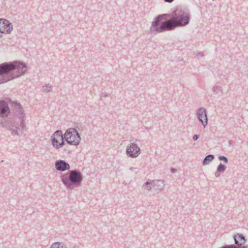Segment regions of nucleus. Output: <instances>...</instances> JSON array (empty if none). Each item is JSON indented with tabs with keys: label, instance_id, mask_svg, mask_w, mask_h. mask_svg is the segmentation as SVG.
<instances>
[{
	"label": "nucleus",
	"instance_id": "nucleus-7",
	"mask_svg": "<svg viewBox=\"0 0 248 248\" xmlns=\"http://www.w3.org/2000/svg\"><path fill=\"white\" fill-rule=\"evenodd\" d=\"M196 115L198 120L205 128L208 124V118L206 110L203 107H201L196 111Z\"/></svg>",
	"mask_w": 248,
	"mask_h": 248
},
{
	"label": "nucleus",
	"instance_id": "nucleus-15",
	"mask_svg": "<svg viewBox=\"0 0 248 248\" xmlns=\"http://www.w3.org/2000/svg\"><path fill=\"white\" fill-rule=\"evenodd\" d=\"M212 91L215 94L221 96L223 93V89L222 87L218 85L214 86L212 88Z\"/></svg>",
	"mask_w": 248,
	"mask_h": 248
},
{
	"label": "nucleus",
	"instance_id": "nucleus-29",
	"mask_svg": "<svg viewBox=\"0 0 248 248\" xmlns=\"http://www.w3.org/2000/svg\"><path fill=\"white\" fill-rule=\"evenodd\" d=\"M171 171L172 172V173H175L176 172V169H174V168H171Z\"/></svg>",
	"mask_w": 248,
	"mask_h": 248
},
{
	"label": "nucleus",
	"instance_id": "nucleus-17",
	"mask_svg": "<svg viewBox=\"0 0 248 248\" xmlns=\"http://www.w3.org/2000/svg\"><path fill=\"white\" fill-rule=\"evenodd\" d=\"M143 187H145L148 191H150L152 188L153 189V184L152 180L151 181H147L143 185Z\"/></svg>",
	"mask_w": 248,
	"mask_h": 248
},
{
	"label": "nucleus",
	"instance_id": "nucleus-14",
	"mask_svg": "<svg viewBox=\"0 0 248 248\" xmlns=\"http://www.w3.org/2000/svg\"><path fill=\"white\" fill-rule=\"evenodd\" d=\"M63 136L64 135L62 134V132L61 130H58L56 131L53 133L50 137L51 143L52 144L53 137H54L55 139L59 141V140H61Z\"/></svg>",
	"mask_w": 248,
	"mask_h": 248
},
{
	"label": "nucleus",
	"instance_id": "nucleus-18",
	"mask_svg": "<svg viewBox=\"0 0 248 248\" xmlns=\"http://www.w3.org/2000/svg\"><path fill=\"white\" fill-rule=\"evenodd\" d=\"M52 89V86H51L49 84H47L42 87L41 91L43 93H48L50 92Z\"/></svg>",
	"mask_w": 248,
	"mask_h": 248
},
{
	"label": "nucleus",
	"instance_id": "nucleus-12",
	"mask_svg": "<svg viewBox=\"0 0 248 248\" xmlns=\"http://www.w3.org/2000/svg\"><path fill=\"white\" fill-rule=\"evenodd\" d=\"M55 167L56 170L60 171H64L69 170L70 165L63 160H58L55 161Z\"/></svg>",
	"mask_w": 248,
	"mask_h": 248
},
{
	"label": "nucleus",
	"instance_id": "nucleus-5",
	"mask_svg": "<svg viewBox=\"0 0 248 248\" xmlns=\"http://www.w3.org/2000/svg\"><path fill=\"white\" fill-rule=\"evenodd\" d=\"M66 141L70 145L77 146L80 142L81 138L76 128H69L64 133Z\"/></svg>",
	"mask_w": 248,
	"mask_h": 248
},
{
	"label": "nucleus",
	"instance_id": "nucleus-6",
	"mask_svg": "<svg viewBox=\"0 0 248 248\" xmlns=\"http://www.w3.org/2000/svg\"><path fill=\"white\" fill-rule=\"evenodd\" d=\"M141 150L135 143H131L126 147V154L130 157L136 158L140 154Z\"/></svg>",
	"mask_w": 248,
	"mask_h": 248
},
{
	"label": "nucleus",
	"instance_id": "nucleus-24",
	"mask_svg": "<svg viewBox=\"0 0 248 248\" xmlns=\"http://www.w3.org/2000/svg\"><path fill=\"white\" fill-rule=\"evenodd\" d=\"M196 57H199V56L203 57V56H204V54L203 52H198L197 54H196Z\"/></svg>",
	"mask_w": 248,
	"mask_h": 248
},
{
	"label": "nucleus",
	"instance_id": "nucleus-21",
	"mask_svg": "<svg viewBox=\"0 0 248 248\" xmlns=\"http://www.w3.org/2000/svg\"><path fill=\"white\" fill-rule=\"evenodd\" d=\"M61 243L59 242L53 243L51 246V248H60Z\"/></svg>",
	"mask_w": 248,
	"mask_h": 248
},
{
	"label": "nucleus",
	"instance_id": "nucleus-9",
	"mask_svg": "<svg viewBox=\"0 0 248 248\" xmlns=\"http://www.w3.org/2000/svg\"><path fill=\"white\" fill-rule=\"evenodd\" d=\"M13 29V25L8 20L3 19H0V33H3L5 32L10 33Z\"/></svg>",
	"mask_w": 248,
	"mask_h": 248
},
{
	"label": "nucleus",
	"instance_id": "nucleus-8",
	"mask_svg": "<svg viewBox=\"0 0 248 248\" xmlns=\"http://www.w3.org/2000/svg\"><path fill=\"white\" fill-rule=\"evenodd\" d=\"M235 246L237 248H248L245 245L247 242L245 237L242 234L236 233L233 235Z\"/></svg>",
	"mask_w": 248,
	"mask_h": 248
},
{
	"label": "nucleus",
	"instance_id": "nucleus-11",
	"mask_svg": "<svg viewBox=\"0 0 248 248\" xmlns=\"http://www.w3.org/2000/svg\"><path fill=\"white\" fill-rule=\"evenodd\" d=\"M10 113V110L7 103L4 100H0V118H6Z\"/></svg>",
	"mask_w": 248,
	"mask_h": 248
},
{
	"label": "nucleus",
	"instance_id": "nucleus-32",
	"mask_svg": "<svg viewBox=\"0 0 248 248\" xmlns=\"http://www.w3.org/2000/svg\"><path fill=\"white\" fill-rule=\"evenodd\" d=\"M1 37V35H0V38Z\"/></svg>",
	"mask_w": 248,
	"mask_h": 248
},
{
	"label": "nucleus",
	"instance_id": "nucleus-13",
	"mask_svg": "<svg viewBox=\"0 0 248 248\" xmlns=\"http://www.w3.org/2000/svg\"><path fill=\"white\" fill-rule=\"evenodd\" d=\"M61 142H59L54 137H53L52 145L54 148L58 149L63 147L65 145V141H66L65 136L64 135L63 137L61 139Z\"/></svg>",
	"mask_w": 248,
	"mask_h": 248
},
{
	"label": "nucleus",
	"instance_id": "nucleus-26",
	"mask_svg": "<svg viewBox=\"0 0 248 248\" xmlns=\"http://www.w3.org/2000/svg\"><path fill=\"white\" fill-rule=\"evenodd\" d=\"M220 173H221V172L217 171H217L215 173V175L216 177L217 178L220 176Z\"/></svg>",
	"mask_w": 248,
	"mask_h": 248
},
{
	"label": "nucleus",
	"instance_id": "nucleus-4",
	"mask_svg": "<svg viewBox=\"0 0 248 248\" xmlns=\"http://www.w3.org/2000/svg\"><path fill=\"white\" fill-rule=\"evenodd\" d=\"M83 177L81 172L77 170H69L61 176V179L63 185L69 190H73L81 185Z\"/></svg>",
	"mask_w": 248,
	"mask_h": 248
},
{
	"label": "nucleus",
	"instance_id": "nucleus-19",
	"mask_svg": "<svg viewBox=\"0 0 248 248\" xmlns=\"http://www.w3.org/2000/svg\"><path fill=\"white\" fill-rule=\"evenodd\" d=\"M226 170V167L222 163H220L217 167V170L221 173H223Z\"/></svg>",
	"mask_w": 248,
	"mask_h": 248
},
{
	"label": "nucleus",
	"instance_id": "nucleus-30",
	"mask_svg": "<svg viewBox=\"0 0 248 248\" xmlns=\"http://www.w3.org/2000/svg\"><path fill=\"white\" fill-rule=\"evenodd\" d=\"M73 248H80L78 246L75 245L73 247Z\"/></svg>",
	"mask_w": 248,
	"mask_h": 248
},
{
	"label": "nucleus",
	"instance_id": "nucleus-27",
	"mask_svg": "<svg viewBox=\"0 0 248 248\" xmlns=\"http://www.w3.org/2000/svg\"><path fill=\"white\" fill-rule=\"evenodd\" d=\"M60 248H67L65 244L61 243V245L60 246Z\"/></svg>",
	"mask_w": 248,
	"mask_h": 248
},
{
	"label": "nucleus",
	"instance_id": "nucleus-31",
	"mask_svg": "<svg viewBox=\"0 0 248 248\" xmlns=\"http://www.w3.org/2000/svg\"><path fill=\"white\" fill-rule=\"evenodd\" d=\"M145 129H149V128L148 127H145Z\"/></svg>",
	"mask_w": 248,
	"mask_h": 248
},
{
	"label": "nucleus",
	"instance_id": "nucleus-10",
	"mask_svg": "<svg viewBox=\"0 0 248 248\" xmlns=\"http://www.w3.org/2000/svg\"><path fill=\"white\" fill-rule=\"evenodd\" d=\"M153 184V190L155 194H158L163 191L166 186L165 181L164 180H152Z\"/></svg>",
	"mask_w": 248,
	"mask_h": 248
},
{
	"label": "nucleus",
	"instance_id": "nucleus-23",
	"mask_svg": "<svg viewBox=\"0 0 248 248\" xmlns=\"http://www.w3.org/2000/svg\"><path fill=\"white\" fill-rule=\"evenodd\" d=\"M129 170L131 171H134L135 173H138L139 170L138 168L131 167Z\"/></svg>",
	"mask_w": 248,
	"mask_h": 248
},
{
	"label": "nucleus",
	"instance_id": "nucleus-3",
	"mask_svg": "<svg viewBox=\"0 0 248 248\" xmlns=\"http://www.w3.org/2000/svg\"><path fill=\"white\" fill-rule=\"evenodd\" d=\"M27 68L26 63L19 61L0 64V84L24 75Z\"/></svg>",
	"mask_w": 248,
	"mask_h": 248
},
{
	"label": "nucleus",
	"instance_id": "nucleus-22",
	"mask_svg": "<svg viewBox=\"0 0 248 248\" xmlns=\"http://www.w3.org/2000/svg\"><path fill=\"white\" fill-rule=\"evenodd\" d=\"M108 93H107L103 92L100 94V98L101 99H103L104 98L108 97Z\"/></svg>",
	"mask_w": 248,
	"mask_h": 248
},
{
	"label": "nucleus",
	"instance_id": "nucleus-1",
	"mask_svg": "<svg viewBox=\"0 0 248 248\" xmlns=\"http://www.w3.org/2000/svg\"><path fill=\"white\" fill-rule=\"evenodd\" d=\"M190 20L188 10L177 8L170 14H161L157 16L152 22L150 33L153 35L170 31L177 27L188 25Z\"/></svg>",
	"mask_w": 248,
	"mask_h": 248
},
{
	"label": "nucleus",
	"instance_id": "nucleus-25",
	"mask_svg": "<svg viewBox=\"0 0 248 248\" xmlns=\"http://www.w3.org/2000/svg\"><path fill=\"white\" fill-rule=\"evenodd\" d=\"M199 135L195 134L193 135L192 138L194 140H197L199 139Z\"/></svg>",
	"mask_w": 248,
	"mask_h": 248
},
{
	"label": "nucleus",
	"instance_id": "nucleus-28",
	"mask_svg": "<svg viewBox=\"0 0 248 248\" xmlns=\"http://www.w3.org/2000/svg\"><path fill=\"white\" fill-rule=\"evenodd\" d=\"M173 1H174V0H164L165 2H168V3H171Z\"/></svg>",
	"mask_w": 248,
	"mask_h": 248
},
{
	"label": "nucleus",
	"instance_id": "nucleus-16",
	"mask_svg": "<svg viewBox=\"0 0 248 248\" xmlns=\"http://www.w3.org/2000/svg\"><path fill=\"white\" fill-rule=\"evenodd\" d=\"M215 158L213 155H206L202 161L203 165H206L209 164Z\"/></svg>",
	"mask_w": 248,
	"mask_h": 248
},
{
	"label": "nucleus",
	"instance_id": "nucleus-20",
	"mask_svg": "<svg viewBox=\"0 0 248 248\" xmlns=\"http://www.w3.org/2000/svg\"><path fill=\"white\" fill-rule=\"evenodd\" d=\"M218 159L220 161H223L225 163H228V159L227 157L224 155H219L218 157Z\"/></svg>",
	"mask_w": 248,
	"mask_h": 248
},
{
	"label": "nucleus",
	"instance_id": "nucleus-2",
	"mask_svg": "<svg viewBox=\"0 0 248 248\" xmlns=\"http://www.w3.org/2000/svg\"><path fill=\"white\" fill-rule=\"evenodd\" d=\"M12 106L15 110L14 119L1 121L0 125L3 127L10 130L12 134L19 135L23 133L26 127V114L21 105L17 101L13 102Z\"/></svg>",
	"mask_w": 248,
	"mask_h": 248
}]
</instances>
